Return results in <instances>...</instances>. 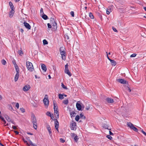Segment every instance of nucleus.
<instances>
[{
	"instance_id": "f8f14e48",
	"label": "nucleus",
	"mask_w": 146,
	"mask_h": 146,
	"mask_svg": "<svg viewBox=\"0 0 146 146\" xmlns=\"http://www.w3.org/2000/svg\"><path fill=\"white\" fill-rule=\"evenodd\" d=\"M32 121L33 124L37 123L36 119L34 115H32Z\"/></svg>"
},
{
	"instance_id": "3c124183",
	"label": "nucleus",
	"mask_w": 146,
	"mask_h": 146,
	"mask_svg": "<svg viewBox=\"0 0 146 146\" xmlns=\"http://www.w3.org/2000/svg\"><path fill=\"white\" fill-rule=\"evenodd\" d=\"M19 104L18 103H17L15 105V107L17 108V109H18L19 108Z\"/></svg>"
},
{
	"instance_id": "c9c22d12",
	"label": "nucleus",
	"mask_w": 146,
	"mask_h": 146,
	"mask_svg": "<svg viewBox=\"0 0 146 146\" xmlns=\"http://www.w3.org/2000/svg\"><path fill=\"white\" fill-rule=\"evenodd\" d=\"M1 62L2 64H3V65H5L6 64V62L4 59H3L1 60Z\"/></svg>"
},
{
	"instance_id": "603ef678",
	"label": "nucleus",
	"mask_w": 146,
	"mask_h": 146,
	"mask_svg": "<svg viewBox=\"0 0 146 146\" xmlns=\"http://www.w3.org/2000/svg\"><path fill=\"white\" fill-rule=\"evenodd\" d=\"M70 14L71 15L72 17H74V12L73 11H72L70 12Z\"/></svg>"
},
{
	"instance_id": "6e6d98bb",
	"label": "nucleus",
	"mask_w": 146,
	"mask_h": 146,
	"mask_svg": "<svg viewBox=\"0 0 146 146\" xmlns=\"http://www.w3.org/2000/svg\"><path fill=\"white\" fill-rule=\"evenodd\" d=\"M136 55V54H131V55L130 56V57H135Z\"/></svg>"
},
{
	"instance_id": "f257e3e1",
	"label": "nucleus",
	"mask_w": 146,
	"mask_h": 146,
	"mask_svg": "<svg viewBox=\"0 0 146 146\" xmlns=\"http://www.w3.org/2000/svg\"><path fill=\"white\" fill-rule=\"evenodd\" d=\"M26 64V66L28 70L31 72L33 71L34 67L32 64L30 62L27 61Z\"/></svg>"
},
{
	"instance_id": "7ed1b4c3",
	"label": "nucleus",
	"mask_w": 146,
	"mask_h": 146,
	"mask_svg": "<svg viewBox=\"0 0 146 146\" xmlns=\"http://www.w3.org/2000/svg\"><path fill=\"white\" fill-rule=\"evenodd\" d=\"M63 48V47H61L60 49V52L62 56V60H66V52L64 50H62L61 48Z\"/></svg>"
},
{
	"instance_id": "6ab92c4d",
	"label": "nucleus",
	"mask_w": 146,
	"mask_h": 146,
	"mask_svg": "<svg viewBox=\"0 0 146 146\" xmlns=\"http://www.w3.org/2000/svg\"><path fill=\"white\" fill-rule=\"evenodd\" d=\"M93 107L92 105L88 104V105H86V110H90L91 109H93Z\"/></svg>"
},
{
	"instance_id": "864d4df0",
	"label": "nucleus",
	"mask_w": 146,
	"mask_h": 146,
	"mask_svg": "<svg viewBox=\"0 0 146 146\" xmlns=\"http://www.w3.org/2000/svg\"><path fill=\"white\" fill-rule=\"evenodd\" d=\"M40 13L42 15L44 13L43 9L42 8H41L40 9Z\"/></svg>"
},
{
	"instance_id": "6e6552de",
	"label": "nucleus",
	"mask_w": 146,
	"mask_h": 146,
	"mask_svg": "<svg viewBox=\"0 0 146 146\" xmlns=\"http://www.w3.org/2000/svg\"><path fill=\"white\" fill-rule=\"evenodd\" d=\"M54 125L56 129L57 130L58 132V128L59 127V123L56 119H54Z\"/></svg>"
},
{
	"instance_id": "680f3d73",
	"label": "nucleus",
	"mask_w": 146,
	"mask_h": 146,
	"mask_svg": "<svg viewBox=\"0 0 146 146\" xmlns=\"http://www.w3.org/2000/svg\"><path fill=\"white\" fill-rule=\"evenodd\" d=\"M12 128H13V129H17V127H16L15 126H14V125H13L12 126Z\"/></svg>"
},
{
	"instance_id": "39448f33",
	"label": "nucleus",
	"mask_w": 146,
	"mask_h": 146,
	"mask_svg": "<svg viewBox=\"0 0 146 146\" xmlns=\"http://www.w3.org/2000/svg\"><path fill=\"white\" fill-rule=\"evenodd\" d=\"M113 9V6L111 5L109 6L106 10V13L108 15H109L110 12H111Z\"/></svg>"
},
{
	"instance_id": "e433bc0d",
	"label": "nucleus",
	"mask_w": 146,
	"mask_h": 146,
	"mask_svg": "<svg viewBox=\"0 0 146 146\" xmlns=\"http://www.w3.org/2000/svg\"><path fill=\"white\" fill-rule=\"evenodd\" d=\"M80 116L79 115H77L75 118V119L76 121H78L80 119Z\"/></svg>"
},
{
	"instance_id": "4d7b16f0",
	"label": "nucleus",
	"mask_w": 146,
	"mask_h": 146,
	"mask_svg": "<svg viewBox=\"0 0 146 146\" xmlns=\"http://www.w3.org/2000/svg\"><path fill=\"white\" fill-rule=\"evenodd\" d=\"M48 27L49 28H51L52 26L49 23L47 24Z\"/></svg>"
},
{
	"instance_id": "49530a36",
	"label": "nucleus",
	"mask_w": 146,
	"mask_h": 146,
	"mask_svg": "<svg viewBox=\"0 0 146 146\" xmlns=\"http://www.w3.org/2000/svg\"><path fill=\"white\" fill-rule=\"evenodd\" d=\"M50 23H51L52 22H55L54 19V18H51L50 19Z\"/></svg>"
},
{
	"instance_id": "5701e85b",
	"label": "nucleus",
	"mask_w": 146,
	"mask_h": 146,
	"mask_svg": "<svg viewBox=\"0 0 146 146\" xmlns=\"http://www.w3.org/2000/svg\"><path fill=\"white\" fill-rule=\"evenodd\" d=\"M29 143L30 144V146H37L35 144H34L30 139H28Z\"/></svg>"
},
{
	"instance_id": "de8ad7c7",
	"label": "nucleus",
	"mask_w": 146,
	"mask_h": 146,
	"mask_svg": "<svg viewBox=\"0 0 146 146\" xmlns=\"http://www.w3.org/2000/svg\"><path fill=\"white\" fill-rule=\"evenodd\" d=\"M106 137H107V138H108L110 140H111L112 138V137L110 135H107Z\"/></svg>"
},
{
	"instance_id": "ddd939ff",
	"label": "nucleus",
	"mask_w": 146,
	"mask_h": 146,
	"mask_svg": "<svg viewBox=\"0 0 146 146\" xmlns=\"http://www.w3.org/2000/svg\"><path fill=\"white\" fill-rule=\"evenodd\" d=\"M43 101L45 105L48 106L49 104V101L48 98H44Z\"/></svg>"
},
{
	"instance_id": "c85d7f7f",
	"label": "nucleus",
	"mask_w": 146,
	"mask_h": 146,
	"mask_svg": "<svg viewBox=\"0 0 146 146\" xmlns=\"http://www.w3.org/2000/svg\"><path fill=\"white\" fill-rule=\"evenodd\" d=\"M18 54H19L20 55H22L24 54L21 48V50H18Z\"/></svg>"
},
{
	"instance_id": "2eb2a0df",
	"label": "nucleus",
	"mask_w": 146,
	"mask_h": 146,
	"mask_svg": "<svg viewBox=\"0 0 146 146\" xmlns=\"http://www.w3.org/2000/svg\"><path fill=\"white\" fill-rule=\"evenodd\" d=\"M41 65L42 70L44 72H46V68L45 65L43 64H41Z\"/></svg>"
},
{
	"instance_id": "4c0bfd02",
	"label": "nucleus",
	"mask_w": 146,
	"mask_h": 146,
	"mask_svg": "<svg viewBox=\"0 0 146 146\" xmlns=\"http://www.w3.org/2000/svg\"><path fill=\"white\" fill-rule=\"evenodd\" d=\"M102 127L105 128V129H109V130H110V129H109L108 128V126L106 125V124H104L103 125H102Z\"/></svg>"
},
{
	"instance_id": "9b49d317",
	"label": "nucleus",
	"mask_w": 146,
	"mask_h": 146,
	"mask_svg": "<svg viewBox=\"0 0 146 146\" xmlns=\"http://www.w3.org/2000/svg\"><path fill=\"white\" fill-rule=\"evenodd\" d=\"M30 88L29 85H26L23 88V90L24 91H27L29 90Z\"/></svg>"
},
{
	"instance_id": "72a5a7b5",
	"label": "nucleus",
	"mask_w": 146,
	"mask_h": 146,
	"mask_svg": "<svg viewBox=\"0 0 146 146\" xmlns=\"http://www.w3.org/2000/svg\"><path fill=\"white\" fill-rule=\"evenodd\" d=\"M5 118L8 121L10 122L11 121V119L7 115H6L5 116Z\"/></svg>"
},
{
	"instance_id": "4468645a",
	"label": "nucleus",
	"mask_w": 146,
	"mask_h": 146,
	"mask_svg": "<svg viewBox=\"0 0 146 146\" xmlns=\"http://www.w3.org/2000/svg\"><path fill=\"white\" fill-rule=\"evenodd\" d=\"M54 115L55 116L56 118L58 119L59 118V113L58 110H54Z\"/></svg>"
},
{
	"instance_id": "7c9ffc66",
	"label": "nucleus",
	"mask_w": 146,
	"mask_h": 146,
	"mask_svg": "<svg viewBox=\"0 0 146 146\" xmlns=\"http://www.w3.org/2000/svg\"><path fill=\"white\" fill-rule=\"evenodd\" d=\"M53 104L54 105V110H55V109H56V110H57L58 107L57 106V104L55 103L54 101Z\"/></svg>"
},
{
	"instance_id": "09e8293b",
	"label": "nucleus",
	"mask_w": 146,
	"mask_h": 146,
	"mask_svg": "<svg viewBox=\"0 0 146 146\" xmlns=\"http://www.w3.org/2000/svg\"><path fill=\"white\" fill-rule=\"evenodd\" d=\"M76 135L74 133H72L70 134V135L71 136V137H74Z\"/></svg>"
},
{
	"instance_id": "f03ea898",
	"label": "nucleus",
	"mask_w": 146,
	"mask_h": 146,
	"mask_svg": "<svg viewBox=\"0 0 146 146\" xmlns=\"http://www.w3.org/2000/svg\"><path fill=\"white\" fill-rule=\"evenodd\" d=\"M76 107L77 110H81L84 108V104L79 101H78L76 103Z\"/></svg>"
},
{
	"instance_id": "8fccbe9b",
	"label": "nucleus",
	"mask_w": 146,
	"mask_h": 146,
	"mask_svg": "<svg viewBox=\"0 0 146 146\" xmlns=\"http://www.w3.org/2000/svg\"><path fill=\"white\" fill-rule=\"evenodd\" d=\"M8 106L9 110H12L13 109V107L11 105H9Z\"/></svg>"
},
{
	"instance_id": "0e129e2a",
	"label": "nucleus",
	"mask_w": 146,
	"mask_h": 146,
	"mask_svg": "<svg viewBox=\"0 0 146 146\" xmlns=\"http://www.w3.org/2000/svg\"><path fill=\"white\" fill-rule=\"evenodd\" d=\"M109 134L110 135H113V133L112 132H111L110 131H109Z\"/></svg>"
},
{
	"instance_id": "b1692460",
	"label": "nucleus",
	"mask_w": 146,
	"mask_h": 146,
	"mask_svg": "<svg viewBox=\"0 0 146 146\" xmlns=\"http://www.w3.org/2000/svg\"><path fill=\"white\" fill-rule=\"evenodd\" d=\"M64 72L65 73L68 75L70 77L72 75L71 74L69 70H64Z\"/></svg>"
},
{
	"instance_id": "aec40b11",
	"label": "nucleus",
	"mask_w": 146,
	"mask_h": 146,
	"mask_svg": "<svg viewBox=\"0 0 146 146\" xmlns=\"http://www.w3.org/2000/svg\"><path fill=\"white\" fill-rule=\"evenodd\" d=\"M19 73L17 74L16 73L15 75L14 80L15 82H16L18 80V79L19 77Z\"/></svg>"
},
{
	"instance_id": "0eeeda50",
	"label": "nucleus",
	"mask_w": 146,
	"mask_h": 146,
	"mask_svg": "<svg viewBox=\"0 0 146 146\" xmlns=\"http://www.w3.org/2000/svg\"><path fill=\"white\" fill-rule=\"evenodd\" d=\"M116 80L119 82L123 84H126L128 83V82L127 81L125 80L122 79H118Z\"/></svg>"
},
{
	"instance_id": "c03bdc74",
	"label": "nucleus",
	"mask_w": 146,
	"mask_h": 146,
	"mask_svg": "<svg viewBox=\"0 0 146 146\" xmlns=\"http://www.w3.org/2000/svg\"><path fill=\"white\" fill-rule=\"evenodd\" d=\"M33 124V127L34 128L36 129L37 128V123H36V124Z\"/></svg>"
},
{
	"instance_id": "1a4fd4ad",
	"label": "nucleus",
	"mask_w": 146,
	"mask_h": 146,
	"mask_svg": "<svg viewBox=\"0 0 146 146\" xmlns=\"http://www.w3.org/2000/svg\"><path fill=\"white\" fill-rule=\"evenodd\" d=\"M106 100L108 103H113L114 102V100L113 99L109 98H106Z\"/></svg>"
},
{
	"instance_id": "2f4dec72",
	"label": "nucleus",
	"mask_w": 146,
	"mask_h": 146,
	"mask_svg": "<svg viewBox=\"0 0 146 146\" xmlns=\"http://www.w3.org/2000/svg\"><path fill=\"white\" fill-rule=\"evenodd\" d=\"M80 118L82 119H85V117L84 115V114L82 113L80 114Z\"/></svg>"
},
{
	"instance_id": "e2e57ef3",
	"label": "nucleus",
	"mask_w": 146,
	"mask_h": 146,
	"mask_svg": "<svg viewBox=\"0 0 146 146\" xmlns=\"http://www.w3.org/2000/svg\"><path fill=\"white\" fill-rule=\"evenodd\" d=\"M99 16L100 17V18L101 19V20H102V15H101L100 14L99 15Z\"/></svg>"
},
{
	"instance_id": "f3484780",
	"label": "nucleus",
	"mask_w": 146,
	"mask_h": 146,
	"mask_svg": "<svg viewBox=\"0 0 146 146\" xmlns=\"http://www.w3.org/2000/svg\"><path fill=\"white\" fill-rule=\"evenodd\" d=\"M51 23L52 25L54 27L53 29H54V30H56L57 28V23L55 21L53 23L52 22Z\"/></svg>"
},
{
	"instance_id": "bf43d9fd",
	"label": "nucleus",
	"mask_w": 146,
	"mask_h": 146,
	"mask_svg": "<svg viewBox=\"0 0 146 146\" xmlns=\"http://www.w3.org/2000/svg\"><path fill=\"white\" fill-rule=\"evenodd\" d=\"M141 131L144 135L146 136V133L142 129L141 130Z\"/></svg>"
},
{
	"instance_id": "a18cd8bd",
	"label": "nucleus",
	"mask_w": 146,
	"mask_h": 146,
	"mask_svg": "<svg viewBox=\"0 0 146 146\" xmlns=\"http://www.w3.org/2000/svg\"><path fill=\"white\" fill-rule=\"evenodd\" d=\"M12 62H13V64L14 65V67L17 66V64H16V63L14 60L12 61Z\"/></svg>"
},
{
	"instance_id": "338daca9",
	"label": "nucleus",
	"mask_w": 146,
	"mask_h": 146,
	"mask_svg": "<svg viewBox=\"0 0 146 146\" xmlns=\"http://www.w3.org/2000/svg\"><path fill=\"white\" fill-rule=\"evenodd\" d=\"M14 132L16 134H19V132L17 131H14Z\"/></svg>"
},
{
	"instance_id": "393cba45",
	"label": "nucleus",
	"mask_w": 146,
	"mask_h": 146,
	"mask_svg": "<svg viewBox=\"0 0 146 146\" xmlns=\"http://www.w3.org/2000/svg\"><path fill=\"white\" fill-rule=\"evenodd\" d=\"M111 64L112 66H115L116 64V62L113 60H111L110 61Z\"/></svg>"
},
{
	"instance_id": "13d9d810",
	"label": "nucleus",
	"mask_w": 146,
	"mask_h": 146,
	"mask_svg": "<svg viewBox=\"0 0 146 146\" xmlns=\"http://www.w3.org/2000/svg\"><path fill=\"white\" fill-rule=\"evenodd\" d=\"M60 141L62 143H64L65 142V141L62 138H60Z\"/></svg>"
},
{
	"instance_id": "ea45409f",
	"label": "nucleus",
	"mask_w": 146,
	"mask_h": 146,
	"mask_svg": "<svg viewBox=\"0 0 146 146\" xmlns=\"http://www.w3.org/2000/svg\"><path fill=\"white\" fill-rule=\"evenodd\" d=\"M74 141H76V142H77L78 140V137L77 136V135H76L74 137Z\"/></svg>"
},
{
	"instance_id": "a19ab883",
	"label": "nucleus",
	"mask_w": 146,
	"mask_h": 146,
	"mask_svg": "<svg viewBox=\"0 0 146 146\" xmlns=\"http://www.w3.org/2000/svg\"><path fill=\"white\" fill-rule=\"evenodd\" d=\"M23 140L25 143H26L27 145H28V146H30V144L29 143V142H28L27 141L25 140L24 139H23Z\"/></svg>"
},
{
	"instance_id": "052dcab7",
	"label": "nucleus",
	"mask_w": 146,
	"mask_h": 146,
	"mask_svg": "<svg viewBox=\"0 0 146 146\" xmlns=\"http://www.w3.org/2000/svg\"><path fill=\"white\" fill-rule=\"evenodd\" d=\"M0 119H1V120L3 121L5 120L4 118L1 116H0Z\"/></svg>"
},
{
	"instance_id": "f704fd0d",
	"label": "nucleus",
	"mask_w": 146,
	"mask_h": 146,
	"mask_svg": "<svg viewBox=\"0 0 146 146\" xmlns=\"http://www.w3.org/2000/svg\"><path fill=\"white\" fill-rule=\"evenodd\" d=\"M89 17L91 19H94V16L92 13H89Z\"/></svg>"
},
{
	"instance_id": "bb28decb",
	"label": "nucleus",
	"mask_w": 146,
	"mask_h": 146,
	"mask_svg": "<svg viewBox=\"0 0 146 146\" xmlns=\"http://www.w3.org/2000/svg\"><path fill=\"white\" fill-rule=\"evenodd\" d=\"M17 112L20 115H22V113L25 112V110H18Z\"/></svg>"
},
{
	"instance_id": "79ce46f5",
	"label": "nucleus",
	"mask_w": 146,
	"mask_h": 146,
	"mask_svg": "<svg viewBox=\"0 0 146 146\" xmlns=\"http://www.w3.org/2000/svg\"><path fill=\"white\" fill-rule=\"evenodd\" d=\"M61 86L64 89H67V87L65 86L62 83L61 84Z\"/></svg>"
},
{
	"instance_id": "58836bf2",
	"label": "nucleus",
	"mask_w": 146,
	"mask_h": 146,
	"mask_svg": "<svg viewBox=\"0 0 146 146\" xmlns=\"http://www.w3.org/2000/svg\"><path fill=\"white\" fill-rule=\"evenodd\" d=\"M43 44L44 45H46L48 44V42L46 39H44L43 40Z\"/></svg>"
},
{
	"instance_id": "774afa93",
	"label": "nucleus",
	"mask_w": 146,
	"mask_h": 146,
	"mask_svg": "<svg viewBox=\"0 0 146 146\" xmlns=\"http://www.w3.org/2000/svg\"><path fill=\"white\" fill-rule=\"evenodd\" d=\"M68 64H67L66 65H65V68H66V67H68Z\"/></svg>"
},
{
	"instance_id": "20e7f679",
	"label": "nucleus",
	"mask_w": 146,
	"mask_h": 146,
	"mask_svg": "<svg viewBox=\"0 0 146 146\" xmlns=\"http://www.w3.org/2000/svg\"><path fill=\"white\" fill-rule=\"evenodd\" d=\"M127 126L131 129H133V131L137 132L138 131L137 129L130 122H128L127 123Z\"/></svg>"
},
{
	"instance_id": "cd10ccee",
	"label": "nucleus",
	"mask_w": 146,
	"mask_h": 146,
	"mask_svg": "<svg viewBox=\"0 0 146 146\" xmlns=\"http://www.w3.org/2000/svg\"><path fill=\"white\" fill-rule=\"evenodd\" d=\"M15 69L16 71L17 72L16 73H17V74L19 73V68L18 65L16 66H15Z\"/></svg>"
},
{
	"instance_id": "473e14b6",
	"label": "nucleus",
	"mask_w": 146,
	"mask_h": 146,
	"mask_svg": "<svg viewBox=\"0 0 146 146\" xmlns=\"http://www.w3.org/2000/svg\"><path fill=\"white\" fill-rule=\"evenodd\" d=\"M63 103L64 104H67L68 103V99H66L64 100L63 102Z\"/></svg>"
},
{
	"instance_id": "5fc2aeb1",
	"label": "nucleus",
	"mask_w": 146,
	"mask_h": 146,
	"mask_svg": "<svg viewBox=\"0 0 146 146\" xmlns=\"http://www.w3.org/2000/svg\"><path fill=\"white\" fill-rule=\"evenodd\" d=\"M113 30V31H114V32H117V30L116 29L114 28V27H112V28Z\"/></svg>"
},
{
	"instance_id": "c756f323",
	"label": "nucleus",
	"mask_w": 146,
	"mask_h": 146,
	"mask_svg": "<svg viewBox=\"0 0 146 146\" xmlns=\"http://www.w3.org/2000/svg\"><path fill=\"white\" fill-rule=\"evenodd\" d=\"M63 96V95H62L61 94H59L58 95V98L60 99H63L64 98V97Z\"/></svg>"
},
{
	"instance_id": "37998d69",
	"label": "nucleus",
	"mask_w": 146,
	"mask_h": 146,
	"mask_svg": "<svg viewBox=\"0 0 146 146\" xmlns=\"http://www.w3.org/2000/svg\"><path fill=\"white\" fill-rule=\"evenodd\" d=\"M46 115L48 116H50L51 117V118H52V116H51V114L50 113V112H47L46 113Z\"/></svg>"
},
{
	"instance_id": "dca6fc26",
	"label": "nucleus",
	"mask_w": 146,
	"mask_h": 146,
	"mask_svg": "<svg viewBox=\"0 0 146 146\" xmlns=\"http://www.w3.org/2000/svg\"><path fill=\"white\" fill-rule=\"evenodd\" d=\"M47 129L48 130V131L50 135V136H52V131L50 126L49 125H48L47 126Z\"/></svg>"
},
{
	"instance_id": "a878e982",
	"label": "nucleus",
	"mask_w": 146,
	"mask_h": 146,
	"mask_svg": "<svg viewBox=\"0 0 146 146\" xmlns=\"http://www.w3.org/2000/svg\"><path fill=\"white\" fill-rule=\"evenodd\" d=\"M42 18L44 20H46L48 19V16L44 14V13L42 15Z\"/></svg>"
},
{
	"instance_id": "a211bd4d",
	"label": "nucleus",
	"mask_w": 146,
	"mask_h": 146,
	"mask_svg": "<svg viewBox=\"0 0 146 146\" xmlns=\"http://www.w3.org/2000/svg\"><path fill=\"white\" fill-rule=\"evenodd\" d=\"M14 12V10H11L10 11L9 13V17L11 18L13 16Z\"/></svg>"
},
{
	"instance_id": "69168bd1",
	"label": "nucleus",
	"mask_w": 146,
	"mask_h": 146,
	"mask_svg": "<svg viewBox=\"0 0 146 146\" xmlns=\"http://www.w3.org/2000/svg\"><path fill=\"white\" fill-rule=\"evenodd\" d=\"M107 58H108V59L110 60V61L111 59H110L109 57L108 56V55L107 54Z\"/></svg>"
},
{
	"instance_id": "423d86ee",
	"label": "nucleus",
	"mask_w": 146,
	"mask_h": 146,
	"mask_svg": "<svg viewBox=\"0 0 146 146\" xmlns=\"http://www.w3.org/2000/svg\"><path fill=\"white\" fill-rule=\"evenodd\" d=\"M76 123L74 121H72L71 124L70 125L71 129L73 130H76Z\"/></svg>"
},
{
	"instance_id": "412c9836",
	"label": "nucleus",
	"mask_w": 146,
	"mask_h": 146,
	"mask_svg": "<svg viewBox=\"0 0 146 146\" xmlns=\"http://www.w3.org/2000/svg\"><path fill=\"white\" fill-rule=\"evenodd\" d=\"M9 4L11 10H14L15 8L12 2H9Z\"/></svg>"
},
{
	"instance_id": "9d476101",
	"label": "nucleus",
	"mask_w": 146,
	"mask_h": 146,
	"mask_svg": "<svg viewBox=\"0 0 146 146\" xmlns=\"http://www.w3.org/2000/svg\"><path fill=\"white\" fill-rule=\"evenodd\" d=\"M24 26L25 27L28 29H31V26L28 23L26 22H24L23 23Z\"/></svg>"
},
{
	"instance_id": "4be33fe9",
	"label": "nucleus",
	"mask_w": 146,
	"mask_h": 146,
	"mask_svg": "<svg viewBox=\"0 0 146 146\" xmlns=\"http://www.w3.org/2000/svg\"><path fill=\"white\" fill-rule=\"evenodd\" d=\"M70 114L71 117L75 116L76 115V113L73 111H70Z\"/></svg>"
}]
</instances>
